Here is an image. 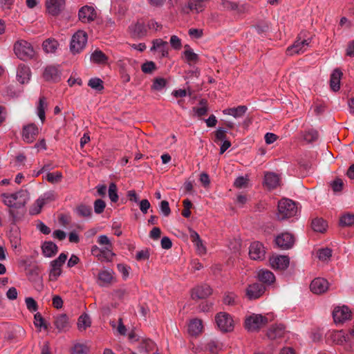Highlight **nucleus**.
<instances>
[{
  "label": "nucleus",
  "instance_id": "53",
  "mask_svg": "<svg viewBox=\"0 0 354 354\" xmlns=\"http://www.w3.org/2000/svg\"><path fill=\"white\" fill-rule=\"evenodd\" d=\"M62 178V174L59 171L48 173L46 175V180L51 183H56L59 182Z\"/></svg>",
  "mask_w": 354,
  "mask_h": 354
},
{
  "label": "nucleus",
  "instance_id": "35",
  "mask_svg": "<svg viewBox=\"0 0 354 354\" xmlns=\"http://www.w3.org/2000/svg\"><path fill=\"white\" fill-rule=\"evenodd\" d=\"M259 279L267 284H272L275 281V277L274 274L267 270H261L258 273Z\"/></svg>",
  "mask_w": 354,
  "mask_h": 354
},
{
  "label": "nucleus",
  "instance_id": "3",
  "mask_svg": "<svg viewBox=\"0 0 354 354\" xmlns=\"http://www.w3.org/2000/svg\"><path fill=\"white\" fill-rule=\"evenodd\" d=\"M298 207L297 204L290 199L283 198L278 203L277 218L283 220L297 215Z\"/></svg>",
  "mask_w": 354,
  "mask_h": 354
},
{
  "label": "nucleus",
  "instance_id": "9",
  "mask_svg": "<svg viewBox=\"0 0 354 354\" xmlns=\"http://www.w3.org/2000/svg\"><path fill=\"white\" fill-rule=\"evenodd\" d=\"M56 199V195L53 192H47L43 194L30 208V214L36 215L40 213L42 207Z\"/></svg>",
  "mask_w": 354,
  "mask_h": 354
},
{
  "label": "nucleus",
  "instance_id": "15",
  "mask_svg": "<svg viewBox=\"0 0 354 354\" xmlns=\"http://www.w3.org/2000/svg\"><path fill=\"white\" fill-rule=\"evenodd\" d=\"M275 243L281 249L288 250L293 246L295 239L292 234L288 232H283L276 237Z\"/></svg>",
  "mask_w": 354,
  "mask_h": 354
},
{
  "label": "nucleus",
  "instance_id": "38",
  "mask_svg": "<svg viewBox=\"0 0 354 354\" xmlns=\"http://www.w3.org/2000/svg\"><path fill=\"white\" fill-rule=\"evenodd\" d=\"M156 344L150 339L145 338L141 340L139 350L147 353L154 351L156 350Z\"/></svg>",
  "mask_w": 354,
  "mask_h": 354
},
{
  "label": "nucleus",
  "instance_id": "51",
  "mask_svg": "<svg viewBox=\"0 0 354 354\" xmlns=\"http://www.w3.org/2000/svg\"><path fill=\"white\" fill-rule=\"evenodd\" d=\"M318 132L315 129H309L304 133V139L308 142H312L317 140Z\"/></svg>",
  "mask_w": 354,
  "mask_h": 354
},
{
  "label": "nucleus",
  "instance_id": "44",
  "mask_svg": "<svg viewBox=\"0 0 354 354\" xmlns=\"http://www.w3.org/2000/svg\"><path fill=\"white\" fill-rule=\"evenodd\" d=\"M342 333H331V339L333 342L337 344H342L344 342H346L347 339H350L354 333H344L343 335H341Z\"/></svg>",
  "mask_w": 354,
  "mask_h": 354
},
{
  "label": "nucleus",
  "instance_id": "30",
  "mask_svg": "<svg viewBox=\"0 0 354 354\" xmlns=\"http://www.w3.org/2000/svg\"><path fill=\"white\" fill-rule=\"evenodd\" d=\"M342 73L339 69H335L330 75V86L333 91H338L340 88V80Z\"/></svg>",
  "mask_w": 354,
  "mask_h": 354
},
{
  "label": "nucleus",
  "instance_id": "1",
  "mask_svg": "<svg viewBox=\"0 0 354 354\" xmlns=\"http://www.w3.org/2000/svg\"><path fill=\"white\" fill-rule=\"evenodd\" d=\"M97 242L101 248L93 245L91 249V254L100 261H112L115 254L113 251V245L110 239L106 235H100Z\"/></svg>",
  "mask_w": 354,
  "mask_h": 354
},
{
  "label": "nucleus",
  "instance_id": "34",
  "mask_svg": "<svg viewBox=\"0 0 354 354\" xmlns=\"http://www.w3.org/2000/svg\"><path fill=\"white\" fill-rule=\"evenodd\" d=\"M247 111L245 106H239L236 108H229L223 111V114L232 115L234 118H240L243 116Z\"/></svg>",
  "mask_w": 354,
  "mask_h": 354
},
{
  "label": "nucleus",
  "instance_id": "26",
  "mask_svg": "<svg viewBox=\"0 0 354 354\" xmlns=\"http://www.w3.org/2000/svg\"><path fill=\"white\" fill-rule=\"evenodd\" d=\"M44 77L47 81H57L59 79L60 72L57 66L50 65L44 71Z\"/></svg>",
  "mask_w": 354,
  "mask_h": 354
},
{
  "label": "nucleus",
  "instance_id": "37",
  "mask_svg": "<svg viewBox=\"0 0 354 354\" xmlns=\"http://www.w3.org/2000/svg\"><path fill=\"white\" fill-rule=\"evenodd\" d=\"M50 266L49 279L50 281H55L62 274V266L57 263L54 264L53 261H51Z\"/></svg>",
  "mask_w": 354,
  "mask_h": 354
},
{
  "label": "nucleus",
  "instance_id": "62",
  "mask_svg": "<svg viewBox=\"0 0 354 354\" xmlns=\"http://www.w3.org/2000/svg\"><path fill=\"white\" fill-rule=\"evenodd\" d=\"M343 180L340 178H336L330 183V186L335 192H340L343 188Z\"/></svg>",
  "mask_w": 354,
  "mask_h": 354
},
{
  "label": "nucleus",
  "instance_id": "39",
  "mask_svg": "<svg viewBox=\"0 0 354 354\" xmlns=\"http://www.w3.org/2000/svg\"><path fill=\"white\" fill-rule=\"evenodd\" d=\"M75 213L80 217L89 218L92 214L91 206L85 204H80L75 208Z\"/></svg>",
  "mask_w": 354,
  "mask_h": 354
},
{
  "label": "nucleus",
  "instance_id": "43",
  "mask_svg": "<svg viewBox=\"0 0 354 354\" xmlns=\"http://www.w3.org/2000/svg\"><path fill=\"white\" fill-rule=\"evenodd\" d=\"M167 84V81L166 79L163 77H156L153 80L151 88L153 91H161L166 87Z\"/></svg>",
  "mask_w": 354,
  "mask_h": 354
},
{
  "label": "nucleus",
  "instance_id": "42",
  "mask_svg": "<svg viewBox=\"0 0 354 354\" xmlns=\"http://www.w3.org/2000/svg\"><path fill=\"white\" fill-rule=\"evenodd\" d=\"M91 318L87 314H82L80 316L77 322V327L80 330H85L91 326Z\"/></svg>",
  "mask_w": 354,
  "mask_h": 354
},
{
  "label": "nucleus",
  "instance_id": "18",
  "mask_svg": "<svg viewBox=\"0 0 354 354\" xmlns=\"http://www.w3.org/2000/svg\"><path fill=\"white\" fill-rule=\"evenodd\" d=\"M329 283L326 279L324 278H315L312 281L310 288L311 291L315 294L324 293L328 289Z\"/></svg>",
  "mask_w": 354,
  "mask_h": 354
},
{
  "label": "nucleus",
  "instance_id": "36",
  "mask_svg": "<svg viewBox=\"0 0 354 354\" xmlns=\"http://www.w3.org/2000/svg\"><path fill=\"white\" fill-rule=\"evenodd\" d=\"M59 46L58 41L55 39H48L43 42L42 47L47 53H53Z\"/></svg>",
  "mask_w": 354,
  "mask_h": 354
},
{
  "label": "nucleus",
  "instance_id": "11",
  "mask_svg": "<svg viewBox=\"0 0 354 354\" xmlns=\"http://www.w3.org/2000/svg\"><path fill=\"white\" fill-rule=\"evenodd\" d=\"M39 133V128L33 123L24 125L22 129V140L26 143H32Z\"/></svg>",
  "mask_w": 354,
  "mask_h": 354
},
{
  "label": "nucleus",
  "instance_id": "45",
  "mask_svg": "<svg viewBox=\"0 0 354 354\" xmlns=\"http://www.w3.org/2000/svg\"><path fill=\"white\" fill-rule=\"evenodd\" d=\"M47 106L46 99L44 97H40L39 104L37 106V115L43 123L46 118L45 109Z\"/></svg>",
  "mask_w": 354,
  "mask_h": 354
},
{
  "label": "nucleus",
  "instance_id": "54",
  "mask_svg": "<svg viewBox=\"0 0 354 354\" xmlns=\"http://www.w3.org/2000/svg\"><path fill=\"white\" fill-rule=\"evenodd\" d=\"M25 303L27 309L30 312H36L38 310V305L36 301L32 297H26Z\"/></svg>",
  "mask_w": 354,
  "mask_h": 354
},
{
  "label": "nucleus",
  "instance_id": "7",
  "mask_svg": "<svg viewBox=\"0 0 354 354\" xmlns=\"http://www.w3.org/2000/svg\"><path fill=\"white\" fill-rule=\"evenodd\" d=\"M333 322L336 326H342L352 318V311L346 305L335 306L332 311Z\"/></svg>",
  "mask_w": 354,
  "mask_h": 354
},
{
  "label": "nucleus",
  "instance_id": "48",
  "mask_svg": "<svg viewBox=\"0 0 354 354\" xmlns=\"http://www.w3.org/2000/svg\"><path fill=\"white\" fill-rule=\"evenodd\" d=\"M339 223L342 226H351L354 225V214H344L339 219Z\"/></svg>",
  "mask_w": 354,
  "mask_h": 354
},
{
  "label": "nucleus",
  "instance_id": "52",
  "mask_svg": "<svg viewBox=\"0 0 354 354\" xmlns=\"http://www.w3.org/2000/svg\"><path fill=\"white\" fill-rule=\"evenodd\" d=\"M102 25L106 29L111 30H113L116 24L114 19L109 17V16L105 17L102 20Z\"/></svg>",
  "mask_w": 354,
  "mask_h": 354
},
{
  "label": "nucleus",
  "instance_id": "12",
  "mask_svg": "<svg viewBox=\"0 0 354 354\" xmlns=\"http://www.w3.org/2000/svg\"><path fill=\"white\" fill-rule=\"evenodd\" d=\"M97 16V11L91 6H84L82 7L78 12L79 19L82 23H90L94 21Z\"/></svg>",
  "mask_w": 354,
  "mask_h": 354
},
{
  "label": "nucleus",
  "instance_id": "46",
  "mask_svg": "<svg viewBox=\"0 0 354 354\" xmlns=\"http://www.w3.org/2000/svg\"><path fill=\"white\" fill-rule=\"evenodd\" d=\"M91 59L94 63L104 64L106 62L107 57L101 50H95L91 56Z\"/></svg>",
  "mask_w": 354,
  "mask_h": 354
},
{
  "label": "nucleus",
  "instance_id": "50",
  "mask_svg": "<svg viewBox=\"0 0 354 354\" xmlns=\"http://www.w3.org/2000/svg\"><path fill=\"white\" fill-rule=\"evenodd\" d=\"M109 197L111 202L116 203L118 201V188L114 183H111L109 187Z\"/></svg>",
  "mask_w": 354,
  "mask_h": 354
},
{
  "label": "nucleus",
  "instance_id": "32",
  "mask_svg": "<svg viewBox=\"0 0 354 354\" xmlns=\"http://www.w3.org/2000/svg\"><path fill=\"white\" fill-rule=\"evenodd\" d=\"M42 253L46 257H52L58 251L57 246L52 241H46L41 246Z\"/></svg>",
  "mask_w": 354,
  "mask_h": 354
},
{
  "label": "nucleus",
  "instance_id": "10",
  "mask_svg": "<svg viewBox=\"0 0 354 354\" xmlns=\"http://www.w3.org/2000/svg\"><path fill=\"white\" fill-rule=\"evenodd\" d=\"M310 42V38L301 39V37H299L292 45L287 48L286 53L288 55L303 53L308 49Z\"/></svg>",
  "mask_w": 354,
  "mask_h": 354
},
{
  "label": "nucleus",
  "instance_id": "57",
  "mask_svg": "<svg viewBox=\"0 0 354 354\" xmlns=\"http://www.w3.org/2000/svg\"><path fill=\"white\" fill-rule=\"evenodd\" d=\"M156 68L155 63L151 61L144 63L141 66L142 71L145 73H151Z\"/></svg>",
  "mask_w": 354,
  "mask_h": 354
},
{
  "label": "nucleus",
  "instance_id": "41",
  "mask_svg": "<svg viewBox=\"0 0 354 354\" xmlns=\"http://www.w3.org/2000/svg\"><path fill=\"white\" fill-rule=\"evenodd\" d=\"M207 0H188V7L192 11L196 12H201L205 5Z\"/></svg>",
  "mask_w": 354,
  "mask_h": 354
},
{
  "label": "nucleus",
  "instance_id": "49",
  "mask_svg": "<svg viewBox=\"0 0 354 354\" xmlns=\"http://www.w3.org/2000/svg\"><path fill=\"white\" fill-rule=\"evenodd\" d=\"M88 85L96 91H102L104 88L103 82L98 77L91 78L88 81Z\"/></svg>",
  "mask_w": 354,
  "mask_h": 354
},
{
  "label": "nucleus",
  "instance_id": "23",
  "mask_svg": "<svg viewBox=\"0 0 354 354\" xmlns=\"http://www.w3.org/2000/svg\"><path fill=\"white\" fill-rule=\"evenodd\" d=\"M189 236L192 241L194 243L196 251L199 254H205L206 253V247L203 244L199 234L192 229L189 228Z\"/></svg>",
  "mask_w": 354,
  "mask_h": 354
},
{
  "label": "nucleus",
  "instance_id": "29",
  "mask_svg": "<svg viewBox=\"0 0 354 354\" xmlns=\"http://www.w3.org/2000/svg\"><path fill=\"white\" fill-rule=\"evenodd\" d=\"M114 272L111 269H105L99 272L98 279L101 286L108 285L114 279Z\"/></svg>",
  "mask_w": 354,
  "mask_h": 354
},
{
  "label": "nucleus",
  "instance_id": "13",
  "mask_svg": "<svg viewBox=\"0 0 354 354\" xmlns=\"http://www.w3.org/2000/svg\"><path fill=\"white\" fill-rule=\"evenodd\" d=\"M270 266L274 270H284L290 263V259L285 255H273L269 259Z\"/></svg>",
  "mask_w": 354,
  "mask_h": 354
},
{
  "label": "nucleus",
  "instance_id": "14",
  "mask_svg": "<svg viewBox=\"0 0 354 354\" xmlns=\"http://www.w3.org/2000/svg\"><path fill=\"white\" fill-rule=\"evenodd\" d=\"M265 255L266 249L261 243L254 241L251 243L249 250V256L252 259L261 261L264 259Z\"/></svg>",
  "mask_w": 354,
  "mask_h": 354
},
{
  "label": "nucleus",
  "instance_id": "21",
  "mask_svg": "<svg viewBox=\"0 0 354 354\" xmlns=\"http://www.w3.org/2000/svg\"><path fill=\"white\" fill-rule=\"evenodd\" d=\"M129 32L135 37H141L147 34V28L146 22L143 20H138L132 24L129 27Z\"/></svg>",
  "mask_w": 354,
  "mask_h": 354
},
{
  "label": "nucleus",
  "instance_id": "22",
  "mask_svg": "<svg viewBox=\"0 0 354 354\" xmlns=\"http://www.w3.org/2000/svg\"><path fill=\"white\" fill-rule=\"evenodd\" d=\"M265 291V287L260 283H255L250 285L246 290V295L250 299L260 297Z\"/></svg>",
  "mask_w": 354,
  "mask_h": 354
},
{
  "label": "nucleus",
  "instance_id": "55",
  "mask_svg": "<svg viewBox=\"0 0 354 354\" xmlns=\"http://www.w3.org/2000/svg\"><path fill=\"white\" fill-rule=\"evenodd\" d=\"M34 324L36 327L39 328L40 329L44 328L46 329V326L45 324V321L43 319L42 316L40 313H37L35 315L34 317Z\"/></svg>",
  "mask_w": 354,
  "mask_h": 354
},
{
  "label": "nucleus",
  "instance_id": "56",
  "mask_svg": "<svg viewBox=\"0 0 354 354\" xmlns=\"http://www.w3.org/2000/svg\"><path fill=\"white\" fill-rule=\"evenodd\" d=\"M236 296L233 292H226L223 297V302L226 305H234L236 303Z\"/></svg>",
  "mask_w": 354,
  "mask_h": 354
},
{
  "label": "nucleus",
  "instance_id": "19",
  "mask_svg": "<svg viewBox=\"0 0 354 354\" xmlns=\"http://www.w3.org/2000/svg\"><path fill=\"white\" fill-rule=\"evenodd\" d=\"M31 77V71L28 66L21 64L18 66L17 69V80L21 84H27L29 82Z\"/></svg>",
  "mask_w": 354,
  "mask_h": 354
},
{
  "label": "nucleus",
  "instance_id": "59",
  "mask_svg": "<svg viewBox=\"0 0 354 354\" xmlns=\"http://www.w3.org/2000/svg\"><path fill=\"white\" fill-rule=\"evenodd\" d=\"M106 207L105 202L102 199H97L94 202V211L96 214H101Z\"/></svg>",
  "mask_w": 354,
  "mask_h": 354
},
{
  "label": "nucleus",
  "instance_id": "6",
  "mask_svg": "<svg viewBox=\"0 0 354 354\" xmlns=\"http://www.w3.org/2000/svg\"><path fill=\"white\" fill-rule=\"evenodd\" d=\"M270 320L268 316L260 314H252L245 319L244 326L248 330H257L266 326Z\"/></svg>",
  "mask_w": 354,
  "mask_h": 354
},
{
  "label": "nucleus",
  "instance_id": "64",
  "mask_svg": "<svg viewBox=\"0 0 354 354\" xmlns=\"http://www.w3.org/2000/svg\"><path fill=\"white\" fill-rule=\"evenodd\" d=\"M160 208L161 212L163 214L164 216H168L171 213V209L169 205V203L166 201H162L160 203Z\"/></svg>",
  "mask_w": 354,
  "mask_h": 354
},
{
  "label": "nucleus",
  "instance_id": "28",
  "mask_svg": "<svg viewBox=\"0 0 354 354\" xmlns=\"http://www.w3.org/2000/svg\"><path fill=\"white\" fill-rule=\"evenodd\" d=\"M279 176L273 172H268L265 174L264 184L268 189L276 188L279 185Z\"/></svg>",
  "mask_w": 354,
  "mask_h": 354
},
{
  "label": "nucleus",
  "instance_id": "60",
  "mask_svg": "<svg viewBox=\"0 0 354 354\" xmlns=\"http://www.w3.org/2000/svg\"><path fill=\"white\" fill-rule=\"evenodd\" d=\"M170 44L175 50H180L182 47L181 40L176 35H172L170 38Z\"/></svg>",
  "mask_w": 354,
  "mask_h": 354
},
{
  "label": "nucleus",
  "instance_id": "63",
  "mask_svg": "<svg viewBox=\"0 0 354 354\" xmlns=\"http://www.w3.org/2000/svg\"><path fill=\"white\" fill-rule=\"evenodd\" d=\"M118 271L122 274L124 279H127L129 274V268L124 264L120 263L117 266Z\"/></svg>",
  "mask_w": 354,
  "mask_h": 354
},
{
  "label": "nucleus",
  "instance_id": "8",
  "mask_svg": "<svg viewBox=\"0 0 354 354\" xmlns=\"http://www.w3.org/2000/svg\"><path fill=\"white\" fill-rule=\"evenodd\" d=\"M87 34L82 30H77L73 34L70 44L71 51L73 54L80 53L86 46L87 43Z\"/></svg>",
  "mask_w": 354,
  "mask_h": 354
},
{
  "label": "nucleus",
  "instance_id": "20",
  "mask_svg": "<svg viewBox=\"0 0 354 354\" xmlns=\"http://www.w3.org/2000/svg\"><path fill=\"white\" fill-rule=\"evenodd\" d=\"M91 343L88 341H75L71 348V354H89Z\"/></svg>",
  "mask_w": 354,
  "mask_h": 354
},
{
  "label": "nucleus",
  "instance_id": "58",
  "mask_svg": "<svg viewBox=\"0 0 354 354\" xmlns=\"http://www.w3.org/2000/svg\"><path fill=\"white\" fill-rule=\"evenodd\" d=\"M111 324L112 325L113 329L116 330V332L122 333L126 331V328L121 319L111 322Z\"/></svg>",
  "mask_w": 354,
  "mask_h": 354
},
{
  "label": "nucleus",
  "instance_id": "31",
  "mask_svg": "<svg viewBox=\"0 0 354 354\" xmlns=\"http://www.w3.org/2000/svg\"><path fill=\"white\" fill-rule=\"evenodd\" d=\"M9 239L11 245V248L16 252H21V236L19 234V232L18 231H13L11 232Z\"/></svg>",
  "mask_w": 354,
  "mask_h": 354
},
{
  "label": "nucleus",
  "instance_id": "47",
  "mask_svg": "<svg viewBox=\"0 0 354 354\" xmlns=\"http://www.w3.org/2000/svg\"><path fill=\"white\" fill-rule=\"evenodd\" d=\"M312 227L314 231L323 232L326 227V223L322 218H315L312 221Z\"/></svg>",
  "mask_w": 354,
  "mask_h": 354
},
{
  "label": "nucleus",
  "instance_id": "25",
  "mask_svg": "<svg viewBox=\"0 0 354 354\" xmlns=\"http://www.w3.org/2000/svg\"><path fill=\"white\" fill-rule=\"evenodd\" d=\"M71 324V320L66 314H59L55 317L54 324L59 330L68 329Z\"/></svg>",
  "mask_w": 354,
  "mask_h": 354
},
{
  "label": "nucleus",
  "instance_id": "27",
  "mask_svg": "<svg viewBox=\"0 0 354 354\" xmlns=\"http://www.w3.org/2000/svg\"><path fill=\"white\" fill-rule=\"evenodd\" d=\"M184 51L183 53V58L189 65L195 64L199 59L198 55L195 53L193 49L189 46H184Z\"/></svg>",
  "mask_w": 354,
  "mask_h": 354
},
{
  "label": "nucleus",
  "instance_id": "16",
  "mask_svg": "<svg viewBox=\"0 0 354 354\" xmlns=\"http://www.w3.org/2000/svg\"><path fill=\"white\" fill-rule=\"evenodd\" d=\"M151 51L158 53L160 57H166L169 55L168 44L162 39H153Z\"/></svg>",
  "mask_w": 354,
  "mask_h": 354
},
{
  "label": "nucleus",
  "instance_id": "17",
  "mask_svg": "<svg viewBox=\"0 0 354 354\" xmlns=\"http://www.w3.org/2000/svg\"><path fill=\"white\" fill-rule=\"evenodd\" d=\"M64 0H46V8L48 14L53 16L58 15L64 8Z\"/></svg>",
  "mask_w": 354,
  "mask_h": 354
},
{
  "label": "nucleus",
  "instance_id": "24",
  "mask_svg": "<svg viewBox=\"0 0 354 354\" xmlns=\"http://www.w3.org/2000/svg\"><path fill=\"white\" fill-rule=\"evenodd\" d=\"M212 294V288L207 284L196 287L192 294L193 299H204Z\"/></svg>",
  "mask_w": 354,
  "mask_h": 354
},
{
  "label": "nucleus",
  "instance_id": "33",
  "mask_svg": "<svg viewBox=\"0 0 354 354\" xmlns=\"http://www.w3.org/2000/svg\"><path fill=\"white\" fill-rule=\"evenodd\" d=\"M316 258L323 263H327L331 259L332 250L328 248H321L316 252Z\"/></svg>",
  "mask_w": 354,
  "mask_h": 354
},
{
  "label": "nucleus",
  "instance_id": "2",
  "mask_svg": "<svg viewBox=\"0 0 354 354\" xmlns=\"http://www.w3.org/2000/svg\"><path fill=\"white\" fill-rule=\"evenodd\" d=\"M3 203L14 208H21L24 207L28 199V193L26 191L20 190L13 194H2L1 195Z\"/></svg>",
  "mask_w": 354,
  "mask_h": 354
},
{
  "label": "nucleus",
  "instance_id": "4",
  "mask_svg": "<svg viewBox=\"0 0 354 354\" xmlns=\"http://www.w3.org/2000/svg\"><path fill=\"white\" fill-rule=\"evenodd\" d=\"M13 50L16 56L24 61L33 59L35 55V51L31 44L24 39L17 41L14 44Z\"/></svg>",
  "mask_w": 354,
  "mask_h": 354
},
{
  "label": "nucleus",
  "instance_id": "40",
  "mask_svg": "<svg viewBox=\"0 0 354 354\" xmlns=\"http://www.w3.org/2000/svg\"><path fill=\"white\" fill-rule=\"evenodd\" d=\"M203 328V323L201 319L194 318L189 322L188 332H202Z\"/></svg>",
  "mask_w": 354,
  "mask_h": 354
},
{
  "label": "nucleus",
  "instance_id": "61",
  "mask_svg": "<svg viewBox=\"0 0 354 354\" xmlns=\"http://www.w3.org/2000/svg\"><path fill=\"white\" fill-rule=\"evenodd\" d=\"M256 29L259 34L268 32L270 29V25L267 21H260L257 26Z\"/></svg>",
  "mask_w": 354,
  "mask_h": 354
},
{
  "label": "nucleus",
  "instance_id": "5",
  "mask_svg": "<svg viewBox=\"0 0 354 354\" xmlns=\"http://www.w3.org/2000/svg\"><path fill=\"white\" fill-rule=\"evenodd\" d=\"M215 323L221 332H232L235 330L236 320L226 312H219L215 315Z\"/></svg>",
  "mask_w": 354,
  "mask_h": 354
}]
</instances>
